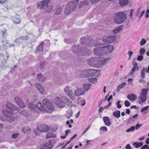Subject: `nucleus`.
I'll use <instances>...</instances> for the list:
<instances>
[{
  "mask_svg": "<svg viewBox=\"0 0 149 149\" xmlns=\"http://www.w3.org/2000/svg\"><path fill=\"white\" fill-rule=\"evenodd\" d=\"M51 0H43L37 3V8L43 9L45 13H50L53 10L52 6L48 4Z\"/></svg>",
  "mask_w": 149,
  "mask_h": 149,
  "instance_id": "f03ea898",
  "label": "nucleus"
},
{
  "mask_svg": "<svg viewBox=\"0 0 149 149\" xmlns=\"http://www.w3.org/2000/svg\"><path fill=\"white\" fill-rule=\"evenodd\" d=\"M126 149H132V147L130 146L129 144H127L125 146Z\"/></svg>",
  "mask_w": 149,
  "mask_h": 149,
  "instance_id": "0e129e2a",
  "label": "nucleus"
},
{
  "mask_svg": "<svg viewBox=\"0 0 149 149\" xmlns=\"http://www.w3.org/2000/svg\"><path fill=\"white\" fill-rule=\"evenodd\" d=\"M91 3L93 4H94L97 3L100 0H90Z\"/></svg>",
  "mask_w": 149,
  "mask_h": 149,
  "instance_id": "6e6d98bb",
  "label": "nucleus"
},
{
  "mask_svg": "<svg viewBox=\"0 0 149 149\" xmlns=\"http://www.w3.org/2000/svg\"><path fill=\"white\" fill-rule=\"evenodd\" d=\"M78 0H73L69 1L66 6L64 10L65 13L68 15L73 11L77 5Z\"/></svg>",
  "mask_w": 149,
  "mask_h": 149,
  "instance_id": "7ed1b4c3",
  "label": "nucleus"
},
{
  "mask_svg": "<svg viewBox=\"0 0 149 149\" xmlns=\"http://www.w3.org/2000/svg\"><path fill=\"white\" fill-rule=\"evenodd\" d=\"M71 130H67L65 131V136H67L69 133H70Z\"/></svg>",
  "mask_w": 149,
  "mask_h": 149,
  "instance_id": "680f3d73",
  "label": "nucleus"
},
{
  "mask_svg": "<svg viewBox=\"0 0 149 149\" xmlns=\"http://www.w3.org/2000/svg\"><path fill=\"white\" fill-rule=\"evenodd\" d=\"M0 33L2 35V38L3 39L6 38V36L8 35L7 31L5 29L1 30Z\"/></svg>",
  "mask_w": 149,
  "mask_h": 149,
  "instance_id": "bb28decb",
  "label": "nucleus"
},
{
  "mask_svg": "<svg viewBox=\"0 0 149 149\" xmlns=\"http://www.w3.org/2000/svg\"><path fill=\"white\" fill-rule=\"evenodd\" d=\"M107 61V59H105L102 61L100 62V63H101V64L103 65L105 63H106Z\"/></svg>",
  "mask_w": 149,
  "mask_h": 149,
  "instance_id": "338daca9",
  "label": "nucleus"
},
{
  "mask_svg": "<svg viewBox=\"0 0 149 149\" xmlns=\"http://www.w3.org/2000/svg\"><path fill=\"white\" fill-rule=\"evenodd\" d=\"M143 57L142 55H141L139 56H138L137 59L139 61H141L143 59Z\"/></svg>",
  "mask_w": 149,
  "mask_h": 149,
  "instance_id": "864d4df0",
  "label": "nucleus"
},
{
  "mask_svg": "<svg viewBox=\"0 0 149 149\" xmlns=\"http://www.w3.org/2000/svg\"><path fill=\"white\" fill-rule=\"evenodd\" d=\"M56 135L52 133H48L46 136V137L47 139L50 138H54L56 137Z\"/></svg>",
  "mask_w": 149,
  "mask_h": 149,
  "instance_id": "72a5a7b5",
  "label": "nucleus"
},
{
  "mask_svg": "<svg viewBox=\"0 0 149 149\" xmlns=\"http://www.w3.org/2000/svg\"><path fill=\"white\" fill-rule=\"evenodd\" d=\"M37 130L40 132H45L47 131L49 129V127L48 126L45 125H41L37 127Z\"/></svg>",
  "mask_w": 149,
  "mask_h": 149,
  "instance_id": "6ab92c4d",
  "label": "nucleus"
},
{
  "mask_svg": "<svg viewBox=\"0 0 149 149\" xmlns=\"http://www.w3.org/2000/svg\"><path fill=\"white\" fill-rule=\"evenodd\" d=\"M125 105L126 107H128L130 105V103L128 100H125L124 102Z\"/></svg>",
  "mask_w": 149,
  "mask_h": 149,
  "instance_id": "3c124183",
  "label": "nucleus"
},
{
  "mask_svg": "<svg viewBox=\"0 0 149 149\" xmlns=\"http://www.w3.org/2000/svg\"><path fill=\"white\" fill-rule=\"evenodd\" d=\"M100 130L107 132V128L106 127L102 126L100 127Z\"/></svg>",
  "mask_w": 149,
  "mask_h": 149,
  "instance_id": "603ef678",
  "label": "nucleus"
},
{
  "mask_svg": "<svg viewBox=\"0 0 149 149\" xmlns=\"http://www.w3.org/2000/svg\"><path fill=\"white\" fill-rule=\"evenodd\" d=\"M71 50L74 53L79 54L83 51L81 47L78 45H74L72 46Z\"/></svg>",
  "mask_w": 149,
  "mask_h": 149,
  "instance_id": "ddd939ff",
  "label": "nucleus"
},
{
  "mask_svg": "<svg viewBox=\"0 0 149 149\" xmlns=\"http://www.w3.org/2000/svg\"><path fill=\"white\" fill-rule=\"evenodd\" d=\"M66 103L68 105L71 107H72L73 106H76L75 105H74L72 102L70 101L69 99L66 102Z\"/></svg>",
  "mask_w": 149,
  "mask_h": 149,
  "instance_id": "c03bdc74",
  "label": "nucleus"
},
{
  "mask_svg": "<svg viewBox=\"0 0 149 149\" xmlns=\"http://www.w3.org/2000/svg\"><path fill=\"white\" fill-rule=\"evenodd\" d=\"M139 68L138 67H136L135 66H133L130 72V74H132L133 73L135 72L136 70H139Z\"/></svg>",
  "mask_w": 149,
  "mask_h": 149,
  "instance_id": "37998d69",
  "label": "nucleus"
},
{
  "mask_svg": "<svg viewBox=\"0 0 149 149\" xmlns=\"http://www.w3.org/2000/svg\"><path fill=\"white\" fill-rule=\"evenodd\" d=\"M62 10L63 9L61 7L58 6L55 8L54 13L55 14L59 15L61 12Z\"/></svg>",
  "mask_w": 149,
  "mask_h": 149,
  "instance_id": "393cba45",
  "label": "nucleus"
},
{
  "mask_svg": "<svg viewBox=\"0 0 149 149\" xmlns=\"http://www.w3.org/2000/svg\"><path fill=\"white\" fill-rule=\"evenodd\" d=\"M141 7H140L139 8H138L137 10V11H136V12L135 14V16L136 17H137L138 15V14H139V12H140V11L141 10Z\"/></svg>",
  "mask_w": 149,
  "mask_h": 149,
  "instance_id": "4d7b16f0",
  "label": "nucleus"
},
{
  "mask_svg": "<svg viewBox=\"0 0 149 149\" xmlns=\"http://www.w3.org/2000/svg\"><path fill=\"white\" fill-rule=\"evenodd\" d=\"M81 102H82L81 104V105L82 106H84L85 104V101L84 100L82 99L81 100Z\"/></svg>",
  "mask_w": 149,
  "mask_h": 149,
  "instance_id": "69168bd1",
  "label": "nucleus"
},
{
  "mask_svg": "<svg viewBox=\"0 0 149 149\" xmlns=\"http://www.w3.org/2000/svg\"><path fill=\"white\" fill-rule=\"evenodd\" d=\"M2 42L3 44V46L6 48L8 47L9 43H8V41L6 39V38H3L2 40Z\"/></svg>",
  "mask_w": 149,
  "mask_h": 149,
  "instance_id": "7c9ffc66",
  "label": "nucleus"
},
{
  "mask_svg": "<svg viewBox=\"0 0 149 149\" xmlns=\"http://www.w3.org/2000/svg\"><path fill=\"white\" fill-rule=\"evenodd\" d=\"M90 3L89 1L87 0H84L81 1L79 4L80 7H84L86 6H88Z\"/></svg>",
  "mask_w": 149,
  "mask_h": 149,
  "instance_id": "5701e85b",
  "label": "nucleus"
},
{
  "mask_svg": "<svg viewBox=\"0 0 149 149\" xmlns=\"http://www.w3.org/2000/svg\"><path fill=\"white\" fill-rule=\"evenodd\" d=\"M91 86V84H84L83 85V88L85 91H88L90 87Z\"/></svg>",
  "mask_w": 149,
  "mask_h": 149,
  "instance_id": "4c0bfd02",
  "label": "nucleus"
},
{
  "mask_svg": "<svg viewBox=\"0 0 149 149\" xmlns=\"http://www.w3.org/2000/svg\"><path fill=\"white\" fill-rule=\"evenodd\" d=\"M13 20L15 23L17 24L20 23L21 20L19 18H17L16 17H13Z\"/></svg>",
  "mask_w": 149,
  "mask_h": 149,
  "instance_id": "e433bc0d",
  "label": "nucleus"
},
{
  "mask_svg": "<svg viewBox=\"0 0 149 149\" xmlns=\"http://www.w3.org/2000/svg\"><path fill=\"white\" fill-rule=\"evenodd\" d=\"M123 27V26H119L118 28L113 30V32L115 34L119 32L122 29H121V28Z\"/></svg>",
  "mask_w": 149,
  "mask_h": 149,
  "instance_id": "c9c22d12",
  "label": "nucleus"
},
{
  "mask_svg": "<svg viewBox=\"0 0 149 149\" xmlns=\"http://www.w3.org/2000/svg\"><path fill=\"white\" fill-rule=\"evenodd\" d=\"M127 98L132 101H135L137 98V96L133 94H130L128 95L127 96Z\"/></svg>",
  "mask_w": 149,
  "mask_h": 149,
  "instance_id": "412c9836",
  "label": "nucleus"
},
{
  "mask_svg": "<svg viewBox=\"0 0 149 149\" xmlns=\"http://www.w3.org/2000/svg\"><path fill=\"white\" fill-rule=\"evenodd\" d=\"M113 116L115 117L119 118L120 116V111H117L113 113Z\"/></svg>",
  "mask_w": 149,
  "mask_h": 149,
  "instance_id": "f704fd0d",
  "label": "nucleus"
},
{
  "mask_svg": "<svg viewBox=\"0 0 149 149\" xmlns=\"http://www.w3.org/2000/svg\"><path fill=\"white\" fill-rule=\"evenodd\" d=\"M86 46L92 47L94 46H100L102 44L97 42L96 40H94L92 39H88L87 40Z\"/></svg>",
  "mask_w": 149,
  "mask_h": 149,
  "instance_id": "0eeeda50",
  "label": "nucleus"
},
{
  "mask_svg": "<svg viewBox=\"0 0 149 149\" xmlns=\"http://www.w3.org/2000/svg\"><path fill=\"white\" fill-rule=\"evenodd\" d=\"M61 98L62 99L64 100L66 102L69 100L67 97L65 96H62Z\"/></svg>",
  "mask_w": 149,
  "mask_h": 149,
  "instance_id": "bf43d9fd",
  "label": "nucleus"
},
{
  "mask_svg": "<svg viewBox=\"0 0 149 149\" xmlns=\"http://www.w3.org/2000/svg\"><path fill=\"white\" fill-rule=\"evenodd\" d=\"M52 146L51 142L46 143L41 146L40 149H51Z\"/></svg>",
  "mask_w": 149,
  "mask_h": 149,
  "instance_id": "aec40b11",
  "label": "nucleus"
},
{
  "mask_svg": "<svg viewBox=\"0 0 149 149\" xmlns=\"http://www.w3.org/2000/svg\"><path fill=\"white\" fill-rule=\"evenodd\" d=\"M119 3L121 6H125L128 4V0H119Z\"/></svg>",
  "mask_w": 149,
  "mask_h": 149,
  "instance_id": "cd10ccee",
  "label": "nucleus"
},
{
  "mask_svg": "<svg viewBox=\"0 0 149 149\" xmlns=\"http://www.w3.org/2000/svg\"><path fill=\"white\" fill-rule=\"evenodd\" d=\"M64 91L66 95L70 97L72 100H74V97L72 96L73 93L72 90H70V87L68 86L65 87L64 88Z\"/></svg>",
  "mask_w": 149,
  "mask_h": 149,
  "instance_id": "1a4fd4ad",
  "label": "nucleus"
},
{
  "mask_svg": "<svg viewBox=\"0 0 149 149\" xmlns=\"http://www.w3.org/2000/svg\"><path fill=\"white\" fill-rule=\"evenodd\" d=\"M43 105L39 102L36 105V107L40 111L51 113L54 110V107L52 103L49 100L44 99L42 102Z\"/></svg>",
  "mask_w": 149,
  "mask_h": 149,
  "instance_id": "f257e3e1",
  "label": "nucleus"
},
{
  "mask_svg": "<svg viewBox=\"0 0 149 149\" xmlns=\"http://www.w3.org/2000/svg\"><path fill=\"white\" fill-rule=\"evenodd\" d=\"M103 49V54H108L111 53L113 51L114 47L113 46H107L102 47Z\"/></svg>",
  "mask_w": 149,
  "mask_h": 149,
  "instance_id": "9d476101",
  "label": "nucleus"
},
{
  "mask_svg": "<svg viewBox=\"0 0 149 149\" xmlns=\"http://www.w3.org/2000/svg\"><path fill=\"white\" fill-rule=\"evenodd\" d=\"M149 90L148 88L141 89V92L140 96L138 97V102L139 104H142L147 100V95Z\"/></svg>",
  "mask_w": 149,
  "mask_h": 149,
  "instance_id": "39448f33",
  "label": "nucleus"
},
{
  "mask_svg": "<svg viewBox=\"0 0 149 149\" xmlns=\"http://www.w3.org/2000/svg\"><path fill=\"white\" fill-rule=\"evenodd\" d=\"M133 145L135 146L136 148L140 147L143 145V143L142 142H140L138 143L137 142H134L133 143Z\"/></svg>",
  "mask_w": 149,
  "mask_h": 149,
  "instance_id": "473e14b6",
  "label": "nucleus"
},
{
  "mask_svg": "<svg viewBox=\"0 0 149 149\" xmlns=\"http://www.w3.org/2000/svg\"><path fill=\"white\" fill-rule=\"evenodd\" d=\"M120 101H118L116 103V104L117 105V107L118 108H120L122 107V105L120 104Z\"/></svg>",
  "mask_w": 149,
  "mask_h": 149,
  "instance_id": "5fc2aeb1",
  "label": "nucleus"
},
{
  "mask_svg": "<svg viewBox=\"0 0 149 149\" xmlns=\"http://www.w3.org/2000/svg\"><path fill=\"white\" fill-rule=\"evenodd\" d=\"M26 130V131H29L30 130V128H29L28 127H26L24 128V129H22V131L23 132H25L24 131V130Z\"/></svg>",
  "mask_w": 149,
  "mask_h": 149,
  "instance_id": "e2e57ef3",
  "label": "nucleus"
},
{
  "mask_svg": "<svg viewBox=\"0 0 149 149\" xmlns=\"http://www.w3.org/2000/svg\"><path fill=\"white\" fill-rule=\"evenodd\" d=\"M14 101L16 104L20 107L24 108L26 107V104L19 97H15L14 98Z\"/></svg>",
  "mask_w": 149,
  "mask_h": 149,
  "instance_id": "4468645a",
  "label": "nucleus"
},
{
  "mask_svg": "<svg viewBox=\"0 0 149 149\" xmlns=\"http://www.w3.org/2000/svg\"><path fill=\"white\" fill-rule=\"evenodd\" d=\"M46 79V77H44L42 74L40 73L38 74L37 80H38V81H39L40 82H43L45 81Z\"/></svg>",
  "mask_w": 149,
  "mask_h": 149,
  "instance_id": "4be33fe9",
  "label": "nucleus"
},
{
  "mask_svg": "<svg viewBox=\"0 0 149 149\" xmlns=\"http://www.w3.org/2000/svg\"><path fill=\"white\" fill-rule=\"evenodd\" d=\"M45 63V61L41 62L40 63L39 67L41 69H42L44 68Z\"/></svg>",
  "mask_w": 149,
  "mask_h": 149,
  "instance_id": "a18cd8bd",
  "label": "nucleus"
},
{
  "mask_svg": "<svg viewBox=\"0 0 149 149\" xmlns=\"http://www.w3.org/2000/svg\"><path fill=\"white\" fill-rule=\"evenodd\" d=\"M38 90L40 91V93L44 94L45 91L44 89L41 86H40V87H38Z\"/></svg>",
  "mask_w": 149,
  "mask_h": 149,
  "instance_id": "ea45409f",
  "label": "nucleus"
},
{
  "mask_svg": "<svg viewBox=\"0 0 149 149\" xmlns=\"http://www.w3.org/2000/svg\"><path fill=\"white\" fill-rule=\"evenodd\" d=\"M149 108V106H147L143 107L141 110V113H143L144 111L147 110Z\"/></svg>",
  "mask_w": 149,
  "mask_h": 149,
  "instance_id": "8fccbe9b",
  "label": "nucleus"
},
{
  "mask_svg": "<svg viewBox=\"0 0 149 149\" xmlns=\"http://www.w3.org/2000/svg\"><path fill=\"white\" fill-rule=\"evenodd\" d=\"M88 64L91 66H100V62L99 61L98 58L97 57H93L90 58L88 62Z\"/></svg>",
  "mask_w": 149,
  "mask_h": 149,
  "instance_id": "6e6552de",
  "label": "nucleus"
},
{
  "mask_svg": "<svg viewBox=\"0 0 149 149\" xmlns=\"http://www.w3.org/2000/svg\"><path fill=\"white\" fill-rule=\"evenodd\" d=\"M135 129V126H132L130 128L126 130V132H133Z\"/></svg>",
  "mask_w": 149,
  "mask_h": 149,
  "instance_id": "79ce46f5",
  "label": "nucleus"
},
{
  "mask_svg": "<svg viewBox=\"0 0 149 149\" xmlns=\"http://www.w3.org/2000/svg\"><path fill=\"white\" fill-rule=\"evenodd\" d=\"M103 120L105 124L108 126H109L111 125V123L110 121V119L107 116L104 117Z\"/></svg>",
  "mask_w": 149,
  "mask_h": 149,
  "instance_id": "b1692460",
  "label": "nucleus"
},
{
  "mask_svg": "<svg viewBox=\"0 0 149 149\" xmlns=\"http://www.w3.org/2000/svg\"><path fill=\"white\" fill-rule=\"evenodd\" d=\"M89 81L93 83H94L96 82V79L91 78L89 79Z\"/></svg>",
  "mask_w": 149,
  "mask_h": 149,
  "instance_id": "052dcab7",
  "label": "nucleus"
},
{
  "mask_svg": "<svg viewBox=\"0 0 149 149\" xmlns=\"http://www.w3.org/2000/svg\"><path fill=\"white\" fill-rule=\"evenodd\" d=\"M91 70L92 71V74H94L95 75L100 73V71L98 70L91 69Z\"/></svg>",
  "mask_w": 149,
  "mask_h": 149,
  "instance_id": "a19ab883",
  "label": "nucleus"
},
{
  "mask_svg": "<svg viewBox=\"0 0 149 149\" xmlns=\"http://www.w3.org/2000/svg\"><path fill=\"white\" fill-rule=\"evenodd\" d=\"M28 38V36H22L20 37L19 38H17L15 40V41L17 43L18 42H20V40H27Z\"/></svg>",
  "mask_w": 149,
  "mask_h": 149,
  "instance_id": "a878e982",
  "label": "nucleus"
},
{
  "mask_svg": "<svg viewBox=\"0 0 149 149\" xmlns=\"http://www.w3.org/2000/svg\"><path fill=\"white\" fill-rule=\"evenodd\" d=\"M146 40L143 38L141 39V40L140 42V44L141 45H144L146 42Z\"/></svg>",
  "mask_w": 149,
  "mask_h": 149,
  "instance_id": "de8ad7c7",
  "label": "nucleus"
},
{
  "mask_svg": "<svg viewBox=\"0 0 149 149\" xmlns=\"http://www.w3.org/2000/svg\"><path fill=\"white\" fill-rule=\"evenodd\" d=\"M19 113H20L24 116H27L29 115V114L26 111L24 110H21L18 108V109L17 110Z\"/></svg>",
  "mask_w": 149,
  "mask_h": 149,
  "instance_id": "c85d7f7f",
  "label": "nucleus"
},
{
  "mask_svg": "<svg viewBox=\"0 0 149 149\" xmlns=\"http://www.w3.org/2000/svg\"><path fill=\"white\" fill-rule=\"evenodd\" d=\"M6 107L8 109L13 111L18 109V108L17 107L15 106L13 104L9 102L7 103Z\"/></svg>",
  "mask_w": 149,
  "mask_h": 149,
  "instance_id": "a211bd4d",
  "label": "nucleus"
},
{
  "mask_svg": "<svg viewBox=\"0 0 149 149\" xmlns=\"http://www.w3.org/2000/svg\"><path fill=\"white\" fill-rule=\"evenodd\" d=\"M87 40H88V39H86L84 37H82L80 39V42L81 44L83 45H86V46Z\"/></svg>",
  "mask_w": 149,
  "mask_h": 149,
  "instance_id": "2f4dec72",
  "label": "nucleus"
},
{
  "mask_svg": "<svg viewBox=\"0 0 149 149\" xmlns=\"http://www.w3.org/2000/svg\"><path fill=\"white\" fill-rule=\"evenodd\" d=\"M3 114L7 117V120L10 123L13 122L15 119L17 118L16 115L12 112L10 111L7 110L3 111Z\"/></svg>",
  "mask_w": 149,
  "mask_h": 149,
  "instance_id": "423d86ee",
  "label": "nucleus"
},
{
  "mask_svg": "<svg viewBox=\"0 0 149 149\" xmlns=\"http://www.w3.org/2000/svg\"><path fill=\"white\" fill-rule=\"evenodd\" d=\"M145 68H143L141 71V77L142 79H144L145 78Z\"/></svg>",
  "mask_w": 149,
  "mask_h": 149,
  "instance_id": "58836bf2",
  "label": "nucleus"
},
{
  "mask_svg": "<svg viewBox=\"0 0 149 149\" xmlns=\"http://www.w3.org/2000/svg\"><path fill=\"white\" fill-rule=\"evenodd\" d=\"M142 124H137L135 127V130H137L139 129L140 127H141L142 126Z\"/></svg>",
  "mask_w": 149,
  "mask_h": 149,
  "instance_id": "13d9d810",
  "label": "nucleus"
},
{
  "mask_svg": "<svg viewBox=\"0 0 149 149\" xmlns=\"http://www.w3.org/2000/svg\"><path fill=\"white\" fill-rule=\"evenodd\" d=\"M126 18V15L124 13L118 12L115 14L114 21L116 24H120L123 23Z\"/></svg>",
  "mask_w": 149,
  "mask_h": 149,
  "instance_id": "20e7f679",
  "label": "nucleus"
},
{
  "mask_svg": "<svg viewBox=\"0 0 149 149\" xmlns=\"http://www.w3.org/2000/svg\"><path fill=\"white\" fill-rule=\"evenodd\" d=\"M19 135V134L18 133H15L13 134L12 135V137L13 139L17 138Z\"/></svg>",
  "mask_w": 149,
  "mask_h": 149,
  "instance_id": "09e8293b",
  "label": "nucleus"
},
{
  "mask_svg": "<svg viewBox=\"0 0 149 149\" xmlns=\"http://www.w3.org/2000/svg\"><path fill=\"white\" fill-rule=\"evenodd\" d=\"M44 45L43 41H42L38 46L37 50L36 52V54L39 55H41L43 54V47Z\"/></svg>",
  "mask_w": 149,
  "mask_h": 149,
  "instance_id": "f8f14e48",
  "label": "nucleus"
},
{
  "mask_svg": "<svg viewBox=\"0 0 149 149\" xmlns=\"http://www.w3.org/2000/svg\"><path fill=\"white\" fill-rule=\"evenodd\" d=\"M126 84V83L125 82H123L122 83L119 85L117 88V92H118L120 91V89L123 88L125 86Z\"/></svg>",
  "mask_w": 149,
  "mask_h": 149,
  "instance_id": "c756f323",
  "label": "nucleus"
},
{
  "mask_svg": "<svg viewBox=\"0 0 149 149\" xmlns=\"http://www.w3.org/2000/svg\"><path fill=\"white\" fill-rule=\"evenodd\" d=\"M146 50L144 49L141 48L139 51V53L141 55H143L145 53Z\"/></svg>",
  "mask_w": 149,
  "mask_h": 149,
  "instance_id": "49530a36",
  "label": "nucleus"
},
{
  "mask_svg": "<svg viewBox=\"0 0 149 149\" xmlns=\"http://www.w3.org/2000/svg\"><path fill=\"white\" fill-rule=\"evenodd\" d=\"M54 102L57 106L60 107H63L65 106V103L58 97L56 98L54 100Z\"/></svg>",
  "mask_w": 149,
  "mask_h": 149,
  "instance_id": "9b49d317",
  "label": "nucleus"
},
{
  "mask_svg": "<svg viewBox=\"0 0 149 149\" xmlns=\"http://www.w3.org/2000/svg\"><path fill=\"white\" fill-rule=\"evenodd\" d=\"M116 37L114 36H108L106 38L103 39V41L104 42H107L109 43L113 42L115 40Z\"/></svg>",
  "mask_w": 149,
  "mask_h": 149,
  "instance_id": "dca6fc26",
  "label": "nucleus"
},
{
  "mask_svg": "<svg viewBox=\"0 0 149 149\" xmlns=\"http://www.w3.org/2000/svg\"><path fill=\"white\" fill-rule=\"evenodd\" d=\"M103 49L102 47L97 48L93 50V53L97 56H102L104 55Z\"/></svg>",
  "mask_w": 149,
  "mask_h": 149,
  "instance_id": "2eb2a0df",
  "label": "nucleus"
},
{
  "mask_svg": "<svg viewBox=\"0 0 149 149\" xmlns=\"http://www.w3.org/2000/svg\"><path fill=\"white\" fill-rule=\"evenodd\" d=\"M148 146V145H145L142 146L140 148V149H145L146 148H147V147Z\"/></svg>",
  "mask_w": 149,
  "mask_h": 149,
  "instance_id": "774afa93",
  "label": "nucleus"
},
{
  "mask_svg": "<svg viewBox=\"0 0 149 149\" xmlns=\"http://www.w3.org/2000/svg\"><path fill=\"white\" fill-rule=\"evenodd\" d=\"M85 93V91L83 88H77L75 90L74 94V95L77 96H79L83 95Z\"/></svg>",
  "mask_w": 149,
  "mask_h": 149,
  "instance_id": "f3484780",
  "label": "nucleus"
}]
</instances>
